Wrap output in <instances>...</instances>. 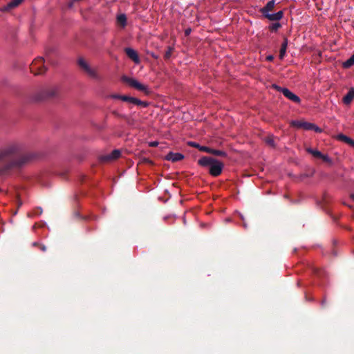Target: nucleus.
I'll return each instance as SVG.
<instances>
[{
	"label": "nucleus",
	"instance_id": "7",
	"mask_svg": "<svg viewBox=\"0 0 354 354\" xmlns=\"http://www.w3.org/2000/svg\"><path fill=\"white\" fill-rule=\"evenodd\" d=\"M291 124L295 127L303 129L304 130H311L312 127H313V123L301 120H293Z\"/></svg>",
	"mask_w": 354,
	"mask_h": 354
},
{
	"label": "nucleus",
	"instance_id": "26",
	"mask_svg": "<svg viewBox=\"0 0 354 354\" xmlns=\"http://www.w3.org/2000/svg\"><path fill=\"white\" fill-rule=\"evenodd\" d=\"M266 142L271 147H274V141L272 136H269L266 138Z\"/></svg>",
	"mask_w": 354,
	"mask_h": 354
},
{
	"label": "nucleus",
	"instance_id": "32",
	"mask_svg": "<svg viewBox=\"0 0 354 354\" xmlns=\"http://www.w3.org/2000/svg\"><path fill=\"white\" fill-rule=\"evenodd\" d=\"M74 3L75 1H73V0H71L70 2H68V7L69 8H72L73 7Z\"/></svg>",
	"mask_w": 354,
	"mask_h": 354
},
{
	"label": "nucleus",
	"instance_id": "29",
	"mask_svg": "<svg viewBox=\"0 0 354 354\" xmlns=\"http://www.w3.org/2000/svg\"><path fill=\"white\" fill-rule=\"evenodd\" d=\"M121 96H122V95H120V94H111L110 95V97L112 99H115V100H121Z\"/></svg>",
	"mask_w": 354,
	"mask_h": 354
},
{
	"label": "nucleus",
	"instance_id": "14",
	"mask_svg": "<svg viewBox=\"0 0 354 354\" xmlns=\"http://www.w3.org/2000/svg\"><path fill=\"white\" fill-rule=\"evenodd\" d=\"M354 98V88H351L347 94L343 97L342 102L344 104L348 105L351 103Z\"/></svg>",
	"mask_w": 354,
	"mask_h": 354
},
{
	"label": "nucleus",
	"instance_id": "25",
	"mask_svg": "<svg viewBox=\"0 0 354 354\" xmlns=\"http://www.w3.org/2000/svg\"><path fill=\"white\" fill-rule=\"evenodd\" d=\"M173 50H174V48L169 46L167 48V50L165 53V58L167 59H169L171 56V53H172Z\"/></svg>",
	"mask_w": 354,
	"mask_h": 354
},
{
	"label": "nucleus",
	"instance_id": "36",
	"mask_svg": "<svg viewBox=\"0 0 354 354\" xmlns=\"http://www.w3.org/2000/svg\"><path fill=\"white\" fill-rule=\"evenodd\" d=\"M41 250L42 251H44H44H46V247H45L44 245H42V246L41 247Z\"/></svg>",
	"mask_w": 354,
	"mask_h": 354
},
{
	"label": "nucleus",
	"instance_id": "12",
	"mask_svg": "<svg viewBox=\"0 0 354 354\" xmlns=\"http://www.w3.org/2000/svg\"><path fill=\"white\" fill-rule=\"evenodd\" d=\"M183 158L184 156L180 153L169 152L166 156V159L171 162H177Z\"/></svg>",
	"mask_w": 354,
	"mask_h": 354
},
{
	"label": "nucleus",
	"instance_id": "10",
	"mask_svg": "<svg viewBox=\"0 0 354 354\" xmlns=\"http://www.w3.org/2000/svg\"><path fill=\"white\" fill-rule=\"evenodd\" d=\"M124 50L127 55L136 64H138L140 62L138 55L133 48H126Z\"/></svg>",
	"mask_w": 354,
	"mask_h": 354
},
{
	"label": "nucleus",
	"instance_id": "8",
	"mask_svg": "<svg viewBox=\"0 0 354 354\" xmlns=\"http://www.w3.org/2000/svg\"><path fill=\"white\" fill-rule=\"evenodd\" d=\"M57 93V88L56 87H52L47 90H44L40 96L38 97L37 100H43L46 97H53Z\"/></svg>",
	"mask_w": 354,
	"mask_h": 354
},
{
	"label": "nucleus",
	"instance_id": "38",
	"mask_svg": "<svg viewBox=\"0 0 354 354\" xmlns=\"http://www.w3.org/2000/svg\"><path fill=\"white\" fill-rule=\"evenodd\" d=\"M21 204H22V203H21V202H19V205H19V206H21Z\"/></svg>",
	"mask_w": 354,
	"mask_h": 354
},
{
	"label": "nucleus",
	"instance_id": "16",
	"mask_svg": "<svg viewBox=\"0 0 354 354\" xmlns=\"http://www.w3.org/2000/svg\"><path fill=\"white\" fill-rule=\"evenodd\" d=\"M128 99H129V100H127V102L130 103V104H136V105H138V106H142L144 107H146L148 105V104L146 102L142 101L136 97L129 96Z\"/></svg>",
	"mask_w": 354,
	"mask_h": 354
},
{
	"label": "nucleus",
	"instance_id": "35",
	"mask_svg": "<svg viewBox=\"0 0 354 354\" xmlns=\"http://www.w3.org/2000/svg\"><path fill=\"white\" fill-rule=\"evenodd\" d=\"M37 209H38V212L37 213H35L36 214H41V209L40 207H38L37 208Z\"/></svg>",
	"mask_w": 354,
	"mask_h": 354
},
{
	"label": "nucleus",
	"instance_id": "31",
	"mask_svg": "<svg viewBox=\"0 0 354 354\" xmlns=\"http://www.w3.org/2000/svg\"><path fill=\"white\" fill-rule=\"evenodd\" d=\"M129 96H127V95H122L121 96V100L123 101V102H127V100H129Z\"/></svg>",
	"mask_w": 354,
	"mask_h": 354
},
{
	"label": "nucleus",
	"instance_id": "37",
	"mask_svg": "<svg viewBox=\"0 0 354 354\" xmlns=\"http://www.w3.org/2000/svg\"><path fill=\"white\" fill-rule=\"evenodd\" d=\"M325 303V300H323L322 302V305H324Z\"/></svg>",
	"mask_w": 354,
	"mask_h": 354
},
{
	"label": "nucleus",
	"instance_id": "30",
	"mask_svg": "<svg viewBox=\"0 0 354 354\" xmlns=\"http://www.w3.org/2000/svg\"><path fill=\"white\" fill-rule=\"evenodd\" d=\"M149 145L150 147H157L158 145V142L157 141H153V142H149Z\"/></svg>",
	"mask_w": 354,
	"mask_h": 354
},
{
	"label": "nucleus",
	"instance_id": "18",
	"mask_svg": "<svg viewBox=\"0 0 354 354\" xmlns=\"http://www.w3.org/2000/svg\"><path fill=\"white\" fill-rule=\"evenodd\" d=\"M188 145L191 147H195L198 149L199 151L208 153V151H210L209 147L206 146H201L198 143L195 142H189Z\"/></svg>",
	"mask_w": 354,
	"mask_h": 354
},
{
	"label": "nucleus",
	"instance_id": "3",
	"mask_svg": "<svg viewBox=\"0 0 354 354\" xmlns=\"http://www.w3.org/2000/svg\"><path fill=\"white\" fill-rule=\"evenodd\" d=\"M122 79V81L128 84L130 86L135 88L138 91H142L145 94H149L150 93V89L147 85L141 84L134 78L123 76Z\"/></svg>",
	"mask_w": 354,
	"mask_h": 354
},
{
	"label": "nucleus",
	"instance_id": "24",
	"mask_svg": "<svg viewBox=\"0 0 354 354\" xmlns=\"http://www.w3.org/2000/svg\"><path fill=\"white\" fill-rule=\"evenodd\" d=\"M281 27V24L279 22H276L271 24L269 27L271 31H277Z\"/></svg>",
	"mask_w": 354,
	"mask_h": 354
},
{
	"label": "nucleus",
	"instance_id": "13",
	"mask_svg": "<svg viewBox=\"0 0 354 354\" xmlns=\"http://www.w3.org/2000/svg\"><path fill=\"white\" fill-rule=\"evenodd\" d=\"M24 0H12L9 2L6 6L2 8V11H8L12 8L19 6Z\"/></svg>",
	"mask_w": 354,
	"mask_h": 354
},
{
	"label": "nucleus",
	"instance_id": "2",
	"mask_svg": "<svg viewBox=\"0 0 354 354\" xmlns=\"http://www.w3.org/2000/svg\"><path fill=\"white\" fill-rule=\"evenodd\" d=\"M199 165L209 167V172L212 176H219L223 168V164L219 160L211 157L203 156L198 160Z\"/></svg>",
	"mask_w": 354,
	"mask_h": 354
},
{
	"label": "nucleus",
	"instance_id": "15",
	"mask_svg": "<svg viewBox=\"0 0 354 354\" xmlns=\"http://www.w3.org/2000/svg\"><path fill=\"white\" fill-rule=\"evenodd\" d=\"M121 151L119 149H115L109 154L104 157V160H113L118 158L120 156Z\"/></svg>",
	"mask_w": 354,
	"mask_h": 354
},
{
	"label": "nucleus",
	"instance_id": "4",
	"mask_svg": "<svg viewBox=\"0 0 354 354\" xmlns=\"http://www.w3.org/2000/svg\"><path fill=\"white\" fill-rule=\"evenodd\" d=\"M30 69L35 75L43 74L46 71L44 58L39 57L35 59L30 64Z\"/></svg>",
	"mask_w": 354,
	"mask_h": 354
},
{
	"label": "nucleus",
	"instance_id": "9",
	"mask_svg": "<svg viewBox=\"0 0 354 354\" xmlns=\"http://www.w3.org/2000/svg\"><path fill=\"white\" fill-rule=\"evenodd\" d=\"M274 6H275V1L270 0L266 3V5L264 7H263L260 9V12L264 17L265 15H266V14L270 13V12L273 10Z\"/></svg>",
	"mask_w": 354,
	"mask_h": 354
},
{
	"label": "nucleus",
	"instance_id": "20",
	"mask_svg": "<svg viewBox=\"0 0 354 354\" xmlns=\"http://www.w3.org/2000/svg\"><path fill=\"white\" fill-rule=\"evenodd\" d=\"M209 150H210V151H208V153H211V154H213V155L217 156H222V157L227 156V153L224 151L214 149L212 148H209Z\"/></svg>",
	"mask_w": 354,
	"mask_h": 354
},
{
	"label": "nucleus",
	"instance_id": "27",
	"mask_svg": "<svg viewBox=\"0 0 354 354\" xmlns=\"http://www.w3.org/2000/svg\"><path fill=\"white\" fill-rule=\"evenodd\" d=\"M319 158L322 159L326 162H331V160L329 158V156H327V155L323 154L322 153V156H319Z\"/></svg>",
	"mask_w": 354,
	"mask_h": 354
},
{
	"label": "nucleus",
	"instance_id": "28",
	"mask_svg": "<svg viewBox=\"0 0 354 354\" xmlns=\"http://www.w3.org/2000/svg\"><path fill=\"white\" fill-rule=\"evenodd\" d=\"M313 127H312L311 130H313V131H315V132H317V133H321L322 132V129L319 127L316 126L314 124H313Z\"/></svg>",
	"mask_w": 354,
	"mask_h": 354
},
{
	"label": "nucleus",
	"instance_id": "17",
	"mask_svg": "<svg viewBox=\"0 0 354 354\" xmlns=\"http://www.w3.org/2000/svg\"><path fill=\"white\" fill-rule=\"evenodd\" d=\"M288 48V39L284 38L279 51V59H283L286 55Z\"/></svg>",
	"mask_w": 354,
	"mask_h": 354
},
{
	"label": "nucleus",
	"instance_id": "34",
	"mask_svg": "<svg viewBox=\"0 0 354 354\" xmlns=\"http://www.w3.org/2000/svg\"><path fill=\"white\" fill-rule=\"evenodd\" d=\"M190 32H191V29H190V28H187V29H186V30H185V35H187H187H189L190 34Z\"/></svg>",
	"mask_w": 354,
	"mask_h": 354
},
{
	"label": "nucleus",
	"instance_id": "1",
	"mask_svg": "<svg viewBox=\"0 0 354 354\" xmlns=\"http://www.w3.org/2000/svg\"><path fill=\"white\" fill-rule=\"evenodd\" d=\"M32 158V156L21 153L20 147L16 143L10 144L0 149V174H5L10 170L23 166Z\"/></svg>",
	"mask_w": 354,
	"mask_h": 354
},
{
	"label": "nucleus",
	"instance_id": "33",
	"mask_svg": "<svg viewBox=\"0 0 354 354\" xmlns=\"http://www.w3.org/2000/svg\"><path fill=\"white\" fill-rule=\"evenodd\" d=\"M273 59H274V57H273V55H271L266 57V59L268 61H272Z\"/></svg>",
	"mask_w": 354,
	"mask_h": 354
},
{
	"label": "nucleus",
	"instance_id": "19",
	"mask_svg": "<svg viewBox=\"0 0 354 354\" xmlns=\"http://www.w3.org/2000/svg\"><path fill=\"white\" fill-rule=\"evenodd\" d=\"M117 22L120 24L122 28L125 27L127 25V17L124 14H120L117 16Z\"/></svg>",
	"mask_w": 354,
	"mask_h": 354
},
{
	"label": "nucleus",
	"instance_id": "11",
	"mask_svg": "<svg viewBox=\"0 0 354 354\" xmlns=\"http://www.w3.org/2000/svg\"><path fill=\"white\" fill-rule=\"evenodd\" d=\"M283 17V12L282 10H280L275 13H268L266 14V15L264 16L265 18L268 19L269 21H279L281 20Z\"/></svg>",
	"mask_w": 354,
	"mask_h": 354
},
{
	"label": "nucleus",
	"instance_id": "5",
	"mask_svg": "<svg viewBox=\"0 0 354 354\" xmlns=\"http://www.w3.org/2000/svg\"><path fill=\"white\" fill-rule=\"evenodd\" d=\"M79 66L92 78L96 80H100L101 77L97 73V71L90 67V66L82 58L78 59Z\"/></svg>",
	"mask_w": 354,
	"mask_h": 354
},
{
	"label": "nucleus",
	"instance_id": "23",
	"mask_svg": "<svg viewBox=\"0 0 354 354\" xmlns=\"http://www.w3.org/2000/svg\"><path fill=\"white\" fill-rule=\"evenodd\" d=\"M308 151L315 158H319V156H322V153L317 149H313L310 148V149H308Z\"/></svg>",
	"mask_w": 354,
	"mask_h": 354
},
{
	"label": "nucleus",
	"instance_id": "21",
	"mask_svg": "<svg viewBox=\"0 0 354 354\" xmlns=\"http://www.w3.org/2000/svg\"><path fill=\"white\" fill-rule=\"evenodd\" d=\"M354 64V57L352 55L349 59L343 62L342 66L344 68H348Z\"/></svg>",
	"mask_w": 354,
	"mask_h": 354
},
{
	"label": "nucleus",
	"instance_id": "22",
	"mask_svg": "<svg viewBox=\"0 0 354 354\" xmlns=\"http://www.w3.org/2000/svg\"><path fill=\"white\" fill-rule=\"evenodd\" d=\"M339 138L345 142L350 144L352 146H354V140L350 138L349 137L343 134H340L339 136Z\"/></svg>",
	"mask_w": 354,
	"mask_h": 354
},
{
	"label": "nucleus",
	"instance_id": "6",
	"mask_svg": "<svg viewBox=\"0 0 354 354\" xmlns=\"http://www.w3.org/2000/svg\"><path fill=\"white\" fill-rule=\"evenodd\" d=\"M273 87L278 91L283 93V95L288 100L295 102L300 103L301 100L299 96L291 92L288 88L281 87L277 84H274Z\"/></svg>",
	"mask_w": 354,
	"mask_h": 354
},
{
	"label": "nucleus",
	"instance_id": "39",
	"mask_svg": "<svg viewBox=\"0 0 354 354\" xmlns=\"http://www.w3.org/2000/svg\"><path fill=\"white\" fill-rule=\"evenodd\" d=\"M32 245H33L34 246H35V245H37V243H36V242H34V243H32Z\"/></svg>",
	"mask_w": 354,
	"mask_h": 354
}]
</instances>
